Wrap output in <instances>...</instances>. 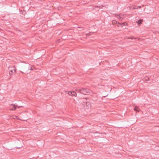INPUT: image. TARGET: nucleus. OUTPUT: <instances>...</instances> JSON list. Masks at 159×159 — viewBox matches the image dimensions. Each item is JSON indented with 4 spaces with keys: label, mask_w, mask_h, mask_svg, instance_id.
Here are the masks:
<instances>
[{
    "label": "nucleus",
    "mask_w": 159,
    "mask_h": 159,
    "mask_svg": "<svg viewBox=\"0 0 159 159\" xmlns=\"http://www.w3.org/2000/svg\"><path fill=\"white\" fill-rule=\"evenodd\" d=\"M117 17L120 20H121L123 19V18L121 17L119 15H117Z\"/></svg>",
    "instance_id": "6"
},
{
    "label": "nucleus",
    "mask_w": 159,
    "mask_h": 159,
    "mask_svg": "<svg viewBox=\"0 0 159 159\" xmlns=\"http://www.w3.org/2000/svg\"><path fill=\"white\" fill-rule=\"evenodd\" d=\"M91 35V34L90 33H88V34H86V36H89Z\"/></svg>",
    "instance_id": "15"
},
{
    "label": "nucleus",
    "mask_w": 159,
    "mask_h": 159,
    "mask_svg": "<svg viewBox=\"0 0 159 159\" xmlns=\"http://www.w3.org/2000/svg\"><path fill=\"white\" fill-rule=\"evenodd\" d=\"M76 95V93L74 91H72V95L75 96Z\"/></svg>",
    "instance_id": "11"
},
{
    "label": "nucleus",
    "mask_w": 159,
    "mask_h": 159,
    "mask_svg": "<svg viewBox=\"0 0 159 159\" xmlns=\"http://www.w3.org/2000/svg\"><path fill=\"white\" fill-rule=\"evenodd\" d=\"M29 66H27L25 68V70L26 71V72L25 74H28L29 73H30V72L29 71L30 70H33V69L32 67L30 66V65H28Z\"/></svg>",
    "instance_id": "3"
},
{
    "label": "nucleus",
    "mask_w": 159,
    "mask_h": 159,
    "mask_svg": "<svg viewBox=\"0 0 159 159\" xmlns=\"http://www.w3.org/2000/svg\"><path fill=\"white\" fill-rule=\"evenodd\" d=\"M66 92H68L67 93L70 95H72V91H66Z\"/></svg>",
    "instance_id": "7"
},
{
    "label": "nucleus",
    "mask_w": 159,
    "mask_h": 159,
    "mask_svg": "<svg viewBox=\"0 0 159 159\" xmlns=\"http://www.w3.org/2000/svg\"><path fill=\"white\" fill-rule=\"evenodd\" d=\"M145 80H148L149 79V78L148 77H146L145 78Z\"/></svg>",
    "instance_id": "13"
},
{
    "label": "nucleus",
    "mask_w": 159,
    "mask_h": 159,
    "mask_svg": "<svg viewBox=\"0 0 159 159\" xmlns=\"http://www.w3.org/2000/svg\"><path fill=\"white\" fill-rule=\"evenodd\" d=\"M143 21V20L142 19H140L139 20H138V21H136V22L138 23V24L139 25L142 24Z\"/></svg>",
    "instance_id": "4"
},
{
    "label": "nucleus",
    "mask_w": 159,
    "mask_h": 159,
    "mask_svg": "<svg viewBox=\"0 0 159 159\" xmlns=\"http://www.w3.org/2000/svg\"><path fill=\"white\" fill-rule=\"evenodd\" d=\"M9 71V74L10 75H12L14 73L16 72V70L15 66L13 67H9L8 68Z\"/></svg>",
    "instance_id": "2"
},
{
    "label": "nucleus",
    "mask_w": 159,
    "mask_h": 159,
    "mask_svg": "<svg viewBox=\"0 0 159 159\" xmlns=\"http://www.w3.org/2000/svg\"><path fill=\"white\" fill-rule=\"evenodd\" d=\"M136 38H134L133 37H129L128 38V39H136Z\"/></svg>",
    "instance_id": "14"
},
{
    "label": "nucleus",
    "mask_w": 159,
    "mask_h": 159,
    "mask_svg": "<svg viewBox=\"0 0 159 159\" xmlns=\"http://www.w3.org/2000/svg\"><path fill=\"white\" fill-rule=\"evenodd\" d=\"M11 106H12L14 107H17L18 108L22 107H23L22 106H18L17 105H16L15 104H11Z\"/></svg>",
    "instance_id": "5"
},
{
    "label": "nucleus",
    "mask_w": 159,
    "mask_h": 159,
    "mask_svg": "<svg viewBox=\"0 0 159 159\" xmlns=\"http://www.w3.org/2000/svg\"><path fill=\"white\" fill-rule=\"evenodd\" d=\"M76 91L81 93L85 95H86L87 93H88L89 92V89L83 88H82L80 89H78L76 90Z\"/></svg>",
    "instance_id": "1"
},
{
    "label": "nucleus",
    "mask_w": 159,
    "mask_h": 159,
    "mask_svg": "<svg viewBox=\"0 0 159 159\" xmlns=\"http://www.w3.org/2000/svg\"><path fill=\"white\" fill-rule=\"evenodd\" d=\"M112 23L113 25H115V24H118V22H117V21H116L115 20H113L112 21Z\"/></svg>",
    "instance_id": "8"
},
{
    "label": "nucleus",
    "mask_w": 159,
    "mask_h": 159,
    "mask_svg": "<svg viewBox=\"0 0 159 159\" xmlns=\"http://www.w3.org/2000/svg\"><path fill=\"white\" fill-rule=\"evenodd\" d=\"M138 7L139 8H141V7L140 6H139Z\"/></svg>",
    "instance_id": "16"
},
{
    "label": "nucleus",
    "mask_w": 159,
    "mask_h": 159,
    "mask_svg": "<svg viewBox=\"0 0 159 159\" xmlns=\"http://www.w3.org/2000/svg\"><path fill=\"white\" fill-rule=\"evenodd\" d=\"M124 24L125 23H123L121 24L119 22H118V24L117 25L119 26V25H124Z\"/></svg>",
    "instance_id": "12"
},
{
    "label": "nucleus",
    "mask_w": 159,
    "mask_h": 159,
    "mask_svg": "<svg viewBox=\"0 0 159 159\" xmlns=\"http://www.w3.org/2000/svg\"><path fill=\"white\" fill-rule=\"evenodd\" d=\"M13 107V108H10V110L11 111L15 110H16V107Z\"/></svg>",
    "instance_id": "9"
},
{
    "label": "nucleus",
    "mask_w": 159,
    "mask_h": 159,
    "mask_svg": "<svg viewBox=\"0 0 159 159\" xmlns=\"http://www.w3.org/2000/svg\"><path fill=\"white\" fill-rule=\"evenodd\" d=\"M138 108V107H136L135 108H134V110L135 111H137L138 112H139V111H140V110H139V109H137V108Z\"/></svg>",
    "instance_id": "10"
}]
</instances>
